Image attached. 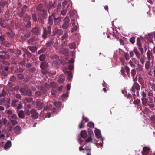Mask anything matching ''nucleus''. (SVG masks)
<instances>
[{
    "label": "nucleus",
    "mask_w": 155,
    "mask_h": 155,
    "mask_svg": "<svg viewBox=\"0 0 155 155\" xmlns=\"http://www.w3.org/2000/svg\"><path fill=\"white\" fill-rule=\"evenodd\" d=\"M31 114V117L34 119H35L38 117L39 114L35 109H32L30 110Z\"/></svg>",
    "instance_id": "obj_8"
},
{
    "label": "nucleus",
    "mask_w": 155,
    "mask_h": 155,
    "mask_svg": "<svg viewBox=\"0 0 155 155\" xmlns=\"http://www.w3.org/2000/svg\"><path fill=\"white\" fill-rule=\"evenodd\" d=\"M148 99L149 101H148V105L149 107L151 109L153 110H154V107H155V105L153 103V99L150 97H148Z\"/></svg>",
    "instance_id": "obj_10"
},
{
    "label": "nucleus",
    "mask_w": 155,
    "mask_h": 155,
    "mask_svg": "<svg viewBox=\"0 0 155 155\" xmlns=\"http://www.w3.org/2000/svg\"><path fill=\"white\" fill-rule=\"evenodd\" d=\"M53 16H52V13L51 15H49L48 20V24L50 25H52L53 23Z\"/></svg>",
    "instance_id": "obj_23"
},
{
    "label": "nucleus",
    "mask_w": 155,
    "mask_h": 155,
    "mask_svg": "<svg viewBox=\"0 0 155 155\" xmlns=\"http://www.w3.org/2000/svg\"><path fill=\"white\" fill-rule=\"evenodd\" d=\"M16 120H11L10 122L12 125L15 126L18 124V122Z\"/></svg>",
    "instance_id": "obj_52"
},
{
    "label": "nucleus",
    "mask_w": 155,
    "mask_h": 155,
    "mask_svg": "<svg viewBox=\"0 0 155 155\" xmlns=\"http://www.w3.org/2000/svg\"><path fill=\"white\" fill-rule=\"evenodd\" d=\"M153 38V36L152 34H148L147 36V38L150 41V42L153 43L152 38Z\"/></svg>",
    "instance_id": "obj_35"
},
{
    "label": "nucleus",
    "mask_w": 155,
    "mask_h": 155,
    "mask_svg": "<svg viewBox=\"0 0 155 155\" xmlns=\"http://www.w3.org/2000/svg\"><path fill=\"white\" fill-rule=\"evenodd\" d=\"M140 100L139 99H137L134 100L133 103L135 105L139 104L140 103Z\"/></svg>",
    "instance_id": "obj_64"
},
{
    "label": "nucleus",
    "mask_w": 155,
    "mask_h": 155,
    "mask_svg": "<svg viewBox=\"0 0 155 155\" xmlns=\"http://www.w3.org/2000/svg\"><path fill=\"white\" fill-rule=\"evenodd\" d=\"M51 27L49 25L48 26L47 28H44V29L47 31V32H48L49 35H51Z\"/></svg>",
    "instance_id": "obj_38"
},
{
    "label": "nucleus",
    "mask_w": 155,
    "mask_h": 155,
    "mask_svg": "<svg viewBox=\"0 0 155 155\" xmlns=\"http://www.w3.org/2000/svg\"><path fill=\"white\" fill-rule=\"evenodd\" d=\"M46 49L45 48H42L40 50H39L38 51V54H40L41 53H43L46 50Z\"/></svg>",
    "instance_id": "obj_59"
},
{
    "label": "nucleus",
    "mask_w": 155,
    "mask_h": 155,
    "mask_svg": "<svg viewBox=\"0 0 155 155\" xmlns=\"http://www.w3.org/2000/svg\"><path fill=\"white\" fill-rule=\"evenodd\" d=\"M6 112L7 114L8 118H9L13 114L12 111L10 110H6Z\"/></svg>",
    "instance_id": "obj_47"
},
{
    "label": "nucleus",
    "mask_w": 155,
    "mask_h": 155,
    "mask_svg": "<svg viewBox=\"0 0 155 155\" xmlns=\"http://www.w3.org/2000/svg\"><path fill=\"white\" fill-rule=\"evenodd\" d=\"M8 118L10 120L11 119H12V120H17L18 118L16 114H13Z\"/></svg>",
    "instance_id": "obj_41"
},
{
    "label": "nucleus",
    "mask_w": 155,
    "mask_h": 155,
    "mask_svg": "<svg viewBox=\"0 0 155 155\" xmlns=\"http://www.w3.org/2000/svg\"><path fill=\"white\" fill-rule=\"evenodd\" d=\"M60 63L62 64V63H61V61L60 59L57 61H53L52 62V65L55 68H58L60 66Z\"/></svg>",
    "instance_id": "obj_18"
},
{
    "label": "nucleus",
    "mask_w": 155,
    "mask_h": 155,
    "mask_svg": "<svg viewBox=\"0 0 155 155\" xmlns=\"http://www.w3.org/2000/svg\"><path fill=\"white\" fill-rule=\"evenodd\" d=\"M63 30L59 29H57L56 31V33L59 35H61L63 34Z\"/></svg>",
    "instance_id": "obj_56"
},
{
    "label": "nucleus",
    "mask_w": 155,
    "mask_h": 155,
    "mask_svg": "<svg viewBox=\"0 0 155 155\" xmlns=\"http://www.w3.org/2000/svg\"><path fill=\"white\" fill-rule=\"evenodd\" d=\"M15 133L17 135H19L20 134L21 130V128L19 125L16 126L13 129Z\"/></svg>",
    "instance_id": "obj_15"
},
{
    "label": "nucleus",
    "mask_w": 155,
    "mask_h": 155,
    "mask_svg": "<svg viewBox=\"0 0 155 155\" xmlns=\"http://www.w3.org/2000/svg\"><path fill=\"white\" fill-rule=\"evenodd\" d=\"M136 73V69L135 68L132 69L131 71V73L132 77H133L134 81V77L135 76Z\"/></svg>",
    "instance_id": "obj_36"
},
{
    "label": "nucleus",
    "mask_w": 155,
    "mask_h": 155,
    "mask_svg": "<svg viewBox=\"0 0 155 155\" xmlns=\"http://www.w3.org/2000/svg\"><path fill=\"white\" fill-rule=\"evenodd\" d=\"M12 146V143L11 141L10 140L8 141L6 143L5 145L4 146V148L5 150H8Z\"/></svg>",
    "instance_id": "obj_22"
},
{
    "label": "nucleus",
    "mask_w": 155,
    "mask_h": 155,
    "mask_svg": "<svg viewBox=\"0 0 155 155\" xmlns=\"http://www.w3.org/2000/svg\"><path fill=\"white\" fill-rule=\"evenodd\" d=\"M22 18L24 21H27V20L29 21L31 19V17L30 16L27 14H25Z\"/></svg>",
    "instance_id": "obj_34"
},
{
    "label": "nucleus",
    "mask_w": 155,
    "mask_h": 155,
    "mask_svg": "<svg viewBox=\"0 0 155 155\" xmlns=\"http://www.w3.org/2000/svg\"><path fill=\"white\" fill-rule=\"evenodd\" d=\"M17 76L19 79L20 80H22L23 79H24L23 74H17Z\"/></svg>",
    "instance_id": "obj_61"
},
{
    "label": "nucleus",
    "mask_w": 155,
    "mask_h": 155,
    "mask_svg": "<svg viewBox=\"0 0 155 155\" xmlns=\"http://www.w3.org/2000/svg\"><path fill=\"white\" fill-rule=\"evenodd\" d=\"M7 4H8V2L7 1L4 2L1 1L0 2V6L2 8H3L5 6V5Z\"/></svg>",
    "instance_id": "obj_54"
},
{
    "label": "nucleus",
    "mask_w": 155,
    "mask_h": 155,
    "mask_svg": "<svg viewBox=\"0 0 155 155\" xmlns=\"http://www.w3.org/2000/svg\"><path fill=\"white\" fill-rule=\"evenodd\" d=\"M53 108L52 105L48 102L47 105L45 106L44 108V110H51Z\"/></svg>",
    "instance_id": "obj_17"
},
{
    "label": "nucleus",
    "mask_w": 155,
    "mask_h": 155,
    "mask_svg": "<svg viewBox=\"0 0 155 155\" xmlns=\"http://www.w3.org/2000/svg\"><path fill=\"white\" fill-rule=\"evenodd\" d=\"M0 25L3 28H7L8 25L5 24V20L4 18H0Z\"/></svg>",
    "instance_id": "obj_16"
},
{
    "label": "nucleus",
    "mask_w": 155,
    "mask_h": 155,
    "mask_svg": "<svg viewBox=\"0 0 155 155\" xmlns=\"http://www.w3.org/2000/svg\"><path fill=\"white\" fill-rule=\"evenodd\" d=\"M54 42V39L51 38L47 41L45 44V46L47 47H49L53 45Z\"/></svg>",
    "instance_id": "obj_19"
},
{
    "label": "nucleus",
    "mask_w": 155,
    "mask_h": 155,
    "mask_svg": "<svg viewBox=\"0 0 155 155\" xmlns=\"http://www.w3.org/2000/svg\"><path fill=\"white\" fill-rule=\"evenodd\" d=\"M48 66V63L46 61H44L41 63L40 68L42 69H44L46 68Z\"/></svg>",
    "instance_id": "obj_13"
},
{
    "label": "nucleus",
    "mask_w": 155,
    "mask_h": 155,
    "mask_svg": "<svg viewBox=\"0 0 155 155\" xmlns=\"http://www.w3.org/2000/svg\"><path fill=\"white\" fill-rule=\"evenodd\" d=\"M26 24H25V27L26 28H30L31 27V22L29 21H25Z\"/></svg>",
    "instance_id": "obj_42"
},
{
    "label": "nucleus",
    "mask_w": 155,
    "mask_h": 155,
    "mask_svg": "<svg viewBox=\"0 0 155 155\" xmlns=\"http://www.w3.org/2000/svg\"><path fill=\"white\" fill-rule=\"evenodd\" d=\"M142 104L145 106H148V99L146 97H142L141 98Z\"/></svg>",
    "instance_id": "obj_20"
},
{
    "label": "nucleus",
    "mask_w": 155,
    "mask_h": 155,
    "mask_svg": "<svg viewBox=\"0 0 155 155\" xmlns=\"http://www.w3.org/2000/svg\"><path fill=\"white\" fill-rule=\"evenodd\" d=\"M153 54L152 52L149 49L148 50L147 53V55L148 60L151 61L152 60L153 62L154 57L153 55Z\"/></svg>",
    "instance_id": "obj_11"
},
{
    "label": "nucleus",
    "mask_w": 155,
    "mask_h": 155,
    "mask_svg": "<svg viewBox=\"0 0 155 155\" xmlns=\"http://www.w3.org/2000/svg\"><path fill=\"white\" fill-rule=\"evenodd\" d=\"M8 120L5 118H2V123L5 127L7 126V123L8 122Z\"/></svg>",
    "instance_id": "obj_48"
},
{
    "label": "nucleus",
    "mask_w": 155,
    "mask_h": 155,
    "mask_svg": "<svg viewBox=\"0 0 155 155\" xmlns=\"http://www.w3.org/2000/svg\"><path fill=\"white\" fill-rule=\"evenodd\" d=\"M150 61H147L145 64V68L147 71H149V70H151V68L152 66H151V62Z\"/></svg>",
    "instance_id": "obj_12"
},
{
    "label": "nucleus",
    "mask_w": 155,
    "mask_h": 155,
    "mask_svg": "<svg viewBox=\"0 0 155 155\" xmlns=\"http://www.w3.org/2000/svg\"><path fill=\"white\" fill-rule=\"evenodd\" d=\"M69 46L70 48L71 49H75L76 48V44L75 43L73 42L69 44Z\"/></svg>",
    "instance_id": "obj_43"
},
{
    "label": "nucleus",
    "mask_w": 155,
    "mask_h": 155,
    "mask_svg": "<svg viewBox=\"0 0 155 155\" xmlns=\"http://www.w3.org/2000/svg\"><path fill=\"white\" fill-rule=\"evenodd\" d=\"M133 51L135 53L136 56L138 58H140L141 54L138 49L135 48H134V49Z\"/></svg>",
    "instance_id": "obj_29"
},
{
    "label": "nucleus",
    "mask_w": 155,
    "mask_h": 155,
    "mask_svg": "<svg viewBox=\"0 0 155 155\" xmlns=\"http://www.w3.org/2000/svg\"><path fill=\"white\" fill-rule=\"evenodd\" d=\"M41 28L38 26L32 28L31 32L35 35H38L41 33Z\"/></svg>",
    "instance_id": "obj_6"
},
{
    "label": "nucleus",
    "mask_w": 155,
    "mask_h": 155,
    "mask_svg": "<svg viewBox=\"0 0 155 155\" xmlns=\"http://www.w3.org/2000/svg\"><path fill=\"white\" fill-rule=\"evenodd\" d=\"M140 89V87L139 84L137 82H134L133 86L131 88L130 91L133 93L132 95L134 96H139V91Z\"/></svg>",
    "instance_id": "obj_1"
},
{
    "label": "nucleus",
    "mask_w": 155,
    "mask_h": 155,
    "mask_svg": "<svg viewBox=\"0 0 155 155\" xmlns=\"http://www.w3.org/2000/svg\"><path fill=\"white\" fill-rule=\"evenodd\" d=\"M25 11L22 9L20 12L18 13V14L20 18H22L23 16L25 14Z\"/></svg>",
    "instance_id": "obj_37"
},
{
    "label": "nucleus",
    "mask_w": 155,
    "mask_h": 155,
    "mask_svg": "<svg viewBox=\"0 0 155 155\" xmlns=\"http://www.w3.org/2000/svg\"><path fill=\"white\" fill-rule=\"evenodd\" d=\"M51 58L53 60V61H57L60 60L59 56L56 55H52Z\"/></svg>",
    "instance_id": "obj_44"
},
{
    "label": "nucleus",
    "mask_w": 155,
    "mask_h": 155,
    "mask_svg": "<svg viewBox=\"0 0 155 155\" xmlns=\"http://www.w3.org/2000/svg\"><path fill=\"white\" fill-rule=\"evenodd\" d=\"M32 19L34 22H36L38 20L37 15L36 14H33L32 16Z\"/></svg>",
    "instance_id": "obj_49"
},
{
    "label": "nucleus",
    "mask_w": 155,
    "mask_h": 155,
    "mask_svg": "<svg viewBox=\"0 0 155 155\" xmlns=\"http://www.w3.org/2000/svg\"><path fill=\"white\" fill-rule=\"evenodd\" d=\"M59 53L65 56L68 55L69 53V51L67 49H64L59 51Z\"/></svg>",
    "instance_id": "obj_27"
},
{
    "label": "nucleus",
    "mask_w": 155,
    "mask_h": 155,
    "mask_svg": "<svg viewBox=\"0 0 155 155\" xmlns=\"http://www.w3.org/2000/svg\"><path fill=\"white\" fill-rule=\"evenodd\" d=\"M19 91L22 95L31 96H32V92L31 90L30 89H26L25 88L21 87L19 89Z\"/></svg>",
    "instance_id": "obj_3"
},
{
    "label": "nucleus",
    "mask_w": 155,
    "mask_h": 155,
    "mask_svg": "<svg viewBox=\"0 0 155 155\" xmlns=\"http://www.w3.org/2000/svg\"><path fill=\"white\" fill-rule=\"evenodd\" d=\"M138 81L141 85V89L145 88V84L144 83L143 79L141 77H139L138 79Z\"/></svg>",
    "instance_id": "obj_14"
},
{
    "label": "nucleus",
    "mask_w": 155,
    "mask_h": 155,
    "mask_svg": "<svg viewBox=\"0 0 155 155\" xmlns=\"http://www.w3.org/2000/svg\"><path fill=\"white\" fill-rule=\"evenodd\" d=\"M24 76V78L25 79L26 82H27L28 81L30 78H31L32 77V75L31 74H29L27 71H25L23 73Z\"/></svg>",
    "instance_id": "obj_9"
},
{
    "label": "nucleus",
    "mask_w": 155,
    "mask_h": 155,
    "mask_svg": "<svg viewBox=\"0 0 155 155\" xmlns=\"http://www.w3.org/2000/svg\"><path fill=\"white\" fill-rule=\"evenodd\" d=\"M132 93V94H130L129 93H128V94H127L126 96H125L128 99H131V100L132 101H133V99H135L136 96H134L132 95V93Z\"/></svg>",
    "instance_id": "obj_32"
},
{
    "label": "nucleus",
    "mask_w": 155,
    "mask_h": 155,
    "mask_svg": "<svg viewBox=\"0 0 155 155\" xmlns=\"http://www.w3.org/2000/svg\"><path fill=\"white\" fill-rule=\"evenodd\" d=\"M68 73V80H71L72 78V75L71 73L70 72L68 71L67 72Z\"/></svg>",
    "instance_id": "obj_63"
},
{
    "label": "nucleus",
    "mask_w": 155,
    "mask_h": 155,
    "mask_svg": "<svg viewBox=\"0 0 155 155\" xmlns=\"http://www.w3.org/2000/svg\"><path fill=\"white\" fill-rule=\"evenodd\" d=\"M7 94V92L4 90H3L2 91V93H0V97H5Z\"/></svg>",
    "instance_id": "obj_50"
},
{
    "label": "nucleus",
    "mask_w": 155,
    "mask_h": 155,
    "mask_svg": "<svg viewBox=\"0 0 155 155\" xmlns=\"http://www.w3.org/2000/svg\"><path fill=\"white\" fill-rule=\"evenodd\" d=\"M18 116L21 119H24L25 117V114L22 110L20 111L18 113Z\"/></svg>",
    "instance_id": "obj_30"
},
{
    "label": "nucleus",
    "mask_w": 155,
    "mask_h": 155,
    "mask_svg": "<svg viewBox=\"0 0 155 155\" xmlns=\"http://www.w3.org/2000/svg\"><path fill=\"white\" fill-rule=\"evenodd\" d=\"M16 80V78L14 75L11 76L10 78V81L12 82H15Z\"/></svg>",
    "instance_id": "obj_58"
},
{
    "label": "nucleus",
    "mask_w": 155,
    "mask_h": 155,
    "mask_svg": "<svg viewBox=\"0 0 155 155\" xmlns=\"http://www.w3.org/2000/svg\"><path fill=\"white\" fill-rule=\"evenodd\" d=\"M85 150L87 155H91V148L90 146H86Z\"/></svg>",
    "instance_id": "obj_26"
},
{
    "label": "nucleus",
    "mask_w": 155,
    "mask_h": 155,
    "mask_svg": "<svg viewBox=\"0 0 155 155\" xmlns=\"http://www.w3.org/2000/svg\"><path fill=\"white\" fill-rule=\"evenodd\" d=\"M145 92L144 91H142L141 93V95L142 96V97H146L147 96V94L146 93V92L147 91V90L145 89Z\"/></svg>",
    "instance_id": "obj_62"
},
{
    "label": "nucleus",
    "mask_w": 155,
    "mask_h": 155,
    "mask_svg": "<svg viewBox=\"0 0 155 155\" xmlns=\"http://www.w3.org/2000/svg\"><path fill=\"white\" fill-rule=\"evenodd\" d=\"M18 101V100L16 99L15 98H13L11 100V105L14 107H16V103Z\"/></svg>",
    "instance_id": "obj_24"
},
{
    "label": "nucleus",
    "mask_w": 155,
    "mask_h": 155,
    "mask_svg": "<svg viewBox=\"0 0 155 155\" xmlns=\"http://www.w3.org/2000/svg\"><path fill=\"white\" fill-rule=\"evenodd\" d=\"M80 135L81 137L84 138H86L87 136V134L85 130L82 131L81 132Z\"/></svg>",
    "instance_id": "obj_33"
},
{
    "label": "nucleus",
    "mask_w": 155,
    "mask_h": 155,
    "mask_svg": "<svg viewBox=\"0 0 155 155\" xmlns=\"http://www.w3.org/2000/svg\"><path fill=\"white\" fill-rule=\"evenodd\" d=\"M43 104L42 102L38 101L36 103V108L38 110H40L43 107Z\"/></svg>",
    "instance_id": "obj_25"
},
{
    "label": "nucleus",
    "mask_w": 155,
    "mask_h": 155,
    "mask_svg": "<svg viewBox=\"0 0 155 155\" xmlns=\"http://www.w3.org/2000/svg\"><path fill=\"white\" fill-rule=\"evenodd\" d=\"M95 134L96 137L97 138H99L101 136L100 131L98 129L96 130L95 131Z\"/></svg>",
    "instance_id": "obj_40"
},
{
    "label": "nucleus",
    "mask_w": 155,
    "mask_h": 155,
    "mask_svg": "<svg viewBox=\"0 0 155 155\" xmlns=\"http://www.w3.org/2000/svg\"><path fill=\"white\" fill-rule=\"evenodd\" d=\"M62 103L60 101L56 102L54 103V105L55 107H59L61 106L62 105Z\"/></svg>",
    "instance_id": "obj_51"
},
{
    "label": "nucleus",
    "mask_w": 155,
    "mask_h": 155,
    "mask_svg": "<svg viewBox=\"0 0 155 155\" xmlns=\"http://www.w3.org/2000/svg\"><path fill=\"white\" fill-rule=\"evenodd\" d=\"M23 64H24V66L27 68L30 67L32 66V64L30 63H28L26 64H25V63H24Z\"/></svg>",
    "instance_id": "obj_57"
},
{
    "label": "nucleus",
    "mask_w": 155,
    "mask_h": 155,
    "mask_svg": "<svg viewBox=\"0 0 155 155\" xmlns=\"http://www.w3.org/2000/svg\"><path fill=\"white\" fill-rule=\"evenodd\" d=\"M68 36V35L67 33H65L64 35L61 37L60 39L61 40H63L64 39L67 38Z\"/></svg>",
    "instance_id": "obj_60"
},
{
    "label": "nucleus",
    "mask_w": 155,
    "mask_h": 155,
    "mask_svg": "<svg viewBox=\"0 0 155 155\" xmlns=\"http://www.w3.org/2000/svg\"><path fill=\"white\" fill-rule=\"evenodd\" d=\"M92 141V138L91 136H89L85 140H81L80 143L81 144V143L84 142L83 144L86 145L87 143Z\"/></svg>",
    "instance_id": "obj_21"
},
{
    "label": "nucleus",
    "mask_w": 155,
    "mask_h": 155,
    "mask_svg": "<svg viewBox=\"0 0 155 155\" xmlns=\"http://www.w3.org/2000/svg\"><path fill=\"white\" fill-rule=\"evenodd\" d=\"M64 22L62 26V28L63 29H67L69 27V23L70 21V19L68 16H66L64 19Z\"/></svg>",
    "instance_id": "obj_5"
},
{
    "label": "nucleus",
    "mask_w": 155,
    "mask_h": 155,
    "mask_svg": "<svg viewBox=\"0 0 155 155\" xmlns=\"http://www.w3.org/2000/svg\"><path fill=\"white\" fill-rule=\"evenodd\" d=\"M39 60L41 61H45L46 59V56L45 54H42L40 55L39 58Z\"/></svg>",
    "instance_id": "obj_45"
},
{
    "label": "nucleus",
    "mask_w": 155,
    "mask_h": 155,
    "mask_svg": "<svg viewBox=\"0 0 155 155\" xmlns=\"http://www.w3.org/2000/svg\"><path fill=\"white\" fill-rule=\"evenodd\" d=\"M48 34V33L44 29L43 33L42 36L43 38L44 39L46 38L47 37Z\"/></svg>",
    "instance_id": "obj_55"
},
{
    "label": "nucleus",
    "mask_w": 155,
    "mask_h": 155,
    "mask_svg": "<svg viewBox=\"0 0 155 155\" xmlns=\"http://www.w3.org/2000/svg\"><path fill=\"white\" fill-rule=\"evenodd\" d=\"M125 70L126 71V72L127 73V75L128 76V77L129 78H130V69L129 67L127 66H125L124 68L122 67L121 69V75H123V76L125 77L127 76V74H125Z\"/></svg>",
    "instance_id": "obj_4"
},
{
    "label": "nucleus",
    "mask_w": 155,
    "mask_h": 155,
    "mask_svg": "<svg viewBox=\"0 0 155 155\" xmlns=\"http://www.w3.org/2000/svg\"><path fill=\"white\" fill-rule=\"evenodd\" d=\"M52 16H53L54 24L56 25H58L60 24L61 20V18L59 17H57L56 13L54 12H52Z\"/></svg>",
    "instance_id": "obj_7"
},
{
    "label": "nucleus",
    "mask_w": 155,
    "mask_h": 155,
    "mask_svg": "<svg viewBox=\"0 0 155 155\" xmlns=\"http://www.w3.org/2000/svg\"><path fill=\"white\" fill-rule=\"evenodd\" d=\"M149 149L147 147H144L143 149V151L142 152L143 155H147L149 152Z\"/></svg>",
    "instance_id": "obj_31"
},
{
    "label": "nucleus",
    "mask_w": 155,
    "mask_h": 155,
    "mask_svg": "<svg viewBox=\"0 0 155 155\" xmlns=\"http://www.w3.org/2000/svg\"><path fill=\"white\" fill-rule=\"evenodd\" d=\"M87 126L90 128H93L94 127V124L92 122H89L87 124Z\"/></svg>",
    "instance_id": "obj_53"
},
{
    "label": "nucleus",
    "mask_w": 155,
    "mask_h": 155,
    "mask_svg": "<svg viewBox=\"0 0 155 155\" xmlns=\"http://www.w3.org/2000/svg\"><path fill=\"white\" fill-rule=\"evenodd\" d=\"M28 48H29L30 50L33 53L35 52L38 49L37 47L34 46H28Z\"/></svg>",
    "instance_id": "obj_28"
},
{
    "label": "nucleus",
    "mask_w": 155,
    "mask_h": 155,
    "mask_svg": "<svg viewBox=\"0 0 155 155\" xmlns=\"http://www.w3.org/2000/svg\"><path fill=\"white\" fill-rule=\"evenodd\" d=\"M37 10L39 14H42L45 18L47 15V11L45 10L44 5L42 4H39L37 8Z\"/></svg>",
    "instance_id": "obj_2"
},
{
    "label": "nucleus",
    "mask_w": 155,
    "mask_h": 155,
    "mask_svg": "<svg viewBox=\"0 0 155 155\" xmlns=\"http://www.w3.org/2000/svg\"><path fill=\"white\" fill-rule=\"evenodd\" d=\"M137 42L136 44L138 47H140V46H142L141 41L139 38L138 37L137 38Z\"/></svg>",
    "instance_id": "obj_46"
},
{
    "label": "nucleus",
    "mask_w": 155,
    "mask_h": 155,
    "mask_svg": "<svg viewBox=\"0 0 155 155\" xmlns=\"http://www.w3.org/2000/svg\"><path fill=\"white\" fill-rule=\"evenodd\" d=\"M143 65H141L140 64H138L137 65V70L140 72H143Z\"/></svg>",
    "instance_id": "obj_39"
}]
</instances>
